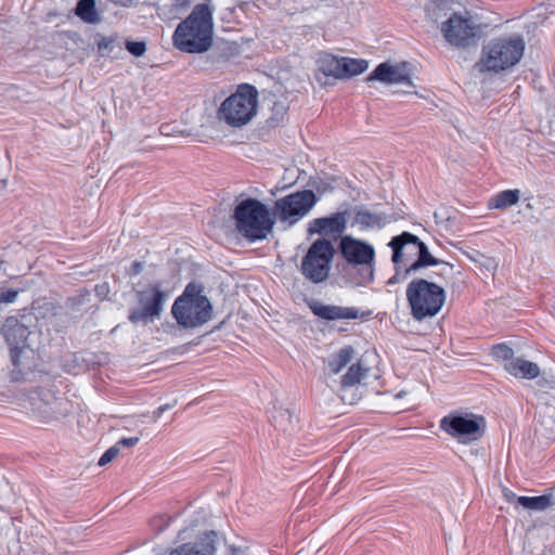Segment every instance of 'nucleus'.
Returning <instances> with one entry per match:
<instances>
[{"label":"nucleus","mask_w":555,"mask_h":555,"mask_svg":"<svg viewBox=\"0 0 555 555\" xmlns=\"http://www.w3.org/2000/svg\"><path fill=\"white\" fill-rule=\"evenodd\" d=\"M427 12L431 21L440 22L441 35L450 46L466 49L477 43L481 26L470 11H453L448 0H439Z\"/></svg>","instance_id":"f257e3e1"},{"label":"nucleus","mask_w":555,"mask_h":555,"mask_svg":"<svg viewBox=\"0 0 555 555\" xmlns=\"http://www.w3.org/2000/svg\"><path fill=\"white\" fill-rule=\"evenodd\" d=\"M215 8L209 3L193 7L172 35L173 46L185 53H204L212 46Z\"/></svg>","instance_id":"f03ea898"},{"label":"nucleus","mask_w":555,"mask_h":555,"mask_svg":"<svg viewBox=\"0 0 555 555\" xmlns=\"http://www.w3.org/2000/svg\"><path fill=\"white\" fill-rule=\"evenodd\" d=\"M233 218L237 232L248 242L267 238L274 225L268 206L253 197L245 198L235 206Z\"/></svg>","instance_id":"7ed1b4c3"},{"label":"nucleus","mask_w":555,"mask_h":555,"mask_svg":"<svg viewBox=\"0 0 555 555\" xmlns=\"http://www.w3.org/2000/svg\"><path fill=\"white\" fill-rule=\"evenodd\" d=\"M202 284L189 283L175 300L171 313L183 328H196L212 318V305L204 294Z\"/></svg>","instance_id":"20e7f679"},{"label":"nucleus","mask_w":555,"mask_h":555,"mask_svg":"<svg viewBox=\"0 0 555 555\" xmlns=\"http://www.w3.org/2000/svg\"><path fill=\"white\" fill-rule=\"evenodd\" d=\"M525 41L518 35L494 38L483 46L476 63L480 73H500L515 66L522 57Z\"/></svg>","instance_id":"39448f33"},{"label":"nucleus","mask_w":555,"mask_h":555,"mask_svg":"<svg viewBox=\"0 0 555 555\" xmlns=\"http://www.w3.org/2000/svg\"><path fill=\"white\" fill-rule=\"evenodd\" d=\"M388 246L392 249V262H398L401 259L403 249H417V258L409 263L408 267L403 269L398 268L395 274L388 280V284L400 283L406 280L412 273L429 266H437L441 263L448 267L450 271L453 269L452 264L434 257L429 253L427 245L410 232H402L401 234L393 236Z\"/></svg>","instance_id":"423d86ee"},{"label":"nucleus","mask_w":555,"mask_h":555,"mask_svg":"<svg viewBox=\"0 0 555 555\" xmlns=\"http://www.w3.org/2000/svg\"><path fill=\"white\" fill-rule=\"evenodd\" d=\"M405 296L411 315L416 321L435 317L446 301V292L442 286L421 278L413 279L408 284Z\"/></svg>","instance_id":"0eeeda50"},{"label":"nucleus","mask_w":555,"mask_h":555,"mask_svg":"<svg viewBox=\"0 0 555 555\" xmlns=\"http://www.w3.org/2000/svg\"><path fill=\"white\" fill-rule=\"evenodd\" d=\"M257 105V89L251 85L244 83L238 86L236 92L222 102L219 108V116L228 125L241 127L254 117Z\"/></svg>","instance_id":"6e6552de"},{"label":"nucleus","mask_w":555,"mask_h":555,"mask_svg":"<svg viewBox=\"0 0 555 555\" xmlns=\"http://www.w3.org/2000/svg\"><path fill=\"white\" fill-rule=\"evenodd\" d=\"M334 253V246L330 241L325 238L314 241L302 257L300 264L302 275L314 284L324 282L328 278Z\"/></svg>","instance_id":"1a4fd4ad"},{"label":"nucleus","mask_w":555,"mask_h":555,"mask_svg":"<svg viewBox=\"0 0 555 555\" xmlns=\"http://www.w3.org/2000/svg\"><path fill=\"white\" fill-rule=\"evenodd\" d=\"M439 427L460 443H469L483 436L486 420L474 413H450L440 420Z\"/></svg>","instance_id":"9d476101"},{"label":"nucleus","mask_w":555,"mask_h":555,"mask_svg":"<svg viewBox=\"0 0 555 555\" xmlns=\"http://www.w3.org/2000/svg\"><path fill=\"white\" fill-rule=\"evenodd\" d=\"M318 203V196L312 190H302L285 195L274 202V217L288 227L295 225L307 216Z\"/></svg>","instance_id":"9b49d317"},{"label":"nucleus","mask_w":555,"mask_h":555,"mask_svg":"<svg viewBox=\"0 0 555 555\" xmlns=\"http://www.w3.org/2000/svg\"><path fill=\"white\" fill-rule=\"evenodd\" d=\"M339 250L348 263L362 266V283H371L374 280L375 250L372 245L351 236H344L339 242Z\"/></svg>","instance_id":"f8f14e48"},{"label":"nucleus","mask_w":555,"mask_h":555,"mask_svg":"<svg viewBox=\"0 0 555 555\" xmlns=\"http://www.w3.org/2000/svg\"><path fill=\"white\" fill-rule=\"evenodd\" d=\"M166 296L167 294L162 289L159 282L151 283L145 289L138 291L137 299L140 307L131 309L128 320L135 324L158 319L163 311Z\"/></svg>","instance_id":"ddd939ff"},{"label":"nucleus","mask_w":555,"mask_h":555,"mask_svg":"<svg viewBox=\"0 0 555 555\" xmlns=\"http://www.w3.org/2000/svg\"><path fill=\"white\" fill-rule=\"evenodd\" d=\"M347 211L335 212L328 217L311 220L308 224V234L339 235L346 230Z\"/></svg>","instance_id":"4468645a"},{"label":"nucleus","mask_w":555,"mask_h":555,"mask_svg":"<svg viewBox=\"0 0 555 555\" xmlns=\"http://www.w3.org/2000/svg\"><path fill=\"white\" fill-rule=\"evenodd\" d=\"M217 534L215 531L204 533L194 542H186L172 548L168 555H215L217 547Z\"/></svg>","instance_id":"2eb2a0df"},{"label":"nucleus","mask_w":555,"mask_h":555,"mask_svg":"<svg viewBox=\"0 0 555 555\" xmlns=\"http://www.w3.org/2000/svg\"><path fill=\"white\" fill-rule=\"evenodd\" d=\"M308 307L315 317L325 321L354 320L359 318V310L354 307L324 305L314 299L308 301Z\"/></svg>","instance_id":"dca6fc26"},{"label":"nucleus","mask_w":555,"mask_h":555,"mask_svg":"<svg viewBox=\"0 0 555 555\" xmlns=\"http://www.w3.org/2000/svg\"><path fill=\"white\" fill-rule=\"evenodd\" d=\"M367 81L378 80L384 83H411L410 77L399 66H393L389 63H380L375 69L366 77Z\"/></svg>","instance_id":"f3484780"},{"label":"nucleus","mask_w":555,"mask_h":555,"mask_svg":"<svg viewBox=\"0 0 555 555\" xmlns=\"http://www.w3.org/2000/svg\"><path fill=\"white\" fill-rule=\"evenodd\" d=\"M504 369L518 378L533 379L540 375V367L537 363L522 358H514L504 364Z\"/></svg>","instance_id":"a211bd4d"},{"label":"nucleus","mask_w":555,"mask_h":555,"mask_svg":"<svg viewBox=\"0 0 555 555\" xmlns=\"http://www.w3.org/2000/svg\"><path fill=\"white\" fill-rule=\"evenodd\" d=\"M29 334L30 332L28 331V328L21 324H16L14 327L9 328L7 331L5 337L10 344H12V340H14L17 336L21 338V344L16 343L11 347L12 362L16 367L22 364L21 356L24 352V349L26 347L25 340L27 339Z\"/></svg>","instance_id":"6ab92c4d"},{"label":"nucleus","mask_w":555,"mask_h":555,"mask_svg":"<svg viewBox=\"0 0 555 555\" xmlns=\"http://www.w3.org/2000/svg\"><path fill=\"white\" fill-rule=\"evenodd\" d=\"M318 66L325 76L341 79V56L323 52L318 59Z\"/></svg>","instance_id":"aec40b11"},{"label":"nucleus","mask_w":555,"mask_h":555,"mask_svg":"<svg viewBox=\"0 0 555 555\" xmlns=\"http://www.w3.org/2000/svg\"><path fill=\"white\" fill-rule=\"evenodd\" d=\"M354 221L362 228H383L390 222V219L386 215L362 209L356 212Z\"/></svg>","instance_id":"412c9836"},{"label":"nucleus","mask_w":555,"mask_h":555,"mask_svg":"<svg viewBox=\"0 0 555 555\" xmlns=\"http://www.w3.org/2000/svg\"><path fill=\"white\" fill-rule=\"evenodd\" d=\"M354 349L351 346L340 348L328 358L327 366L332 374H338L352 359Z\"/></svg>","instance_id":"4be33fe9"},{"label":"nucleus","mask_w":555,"mask_h":555,"mask_svg":"<svg viewBox=\"0 0 555 555\" xmlns=\"http://www.w3.org/2000/svg\"><path fill=\"white\" fill-rule=\"evenodd\" d=\"M519 190H505L492 196L488 203L489 208L505 209L518 203Z\"/></svg>","instance_id":"5701e85b"},{"label":"nucleus","mask_w":555,"mask_h":555,"mask_svg":"<svg viewBox=\"0 0 555 555\" xmlns=\"http://www.w3.org/2000/svg\"><path fill=\"white\" fill-rule=\"evenodd\" d=\"M75 14L85 23L95 24L100 22L94 0H79L75 8Z\"/></svg>","instance_id":"b1692460"},{"label":"nucleus","mask_w":555,"mask_h":555,"mask_svg":"<svg viewBox=\"0 0 555 555\" xmlns=\"http://www.w3.org/2000/svg\"><path fill=\"white\" fill-rule=\"evenodd\" d=\"M517 501L524 508L533 511H545L554 504L553 496L550 494L539 496H518Z\"/></svg>","instance_id":"393cba45"},{"label":"nucleus","mask_w":555,"mask_h":555,"mask_svg":"<svg viewBox=\"0 0 555 555\" xmlns=\"http://www.w3.org/2000/svg\"><path fill=\"white\" fill-rule=\"evenodd\" d=\"M367 65L365 60L341 56V79L362 74Z\"/></svg>","instance_id":"a878e982"},{"label":"nucleus","mask_w":555,"mask_h":555,"mask_svg":"<svg viewBox=\"0 0 555 555\" xmlns=\"http://www.w3.org/2000/svg\"><path fill=\"white\" fill-rule=\"evenodd\" d=\"M367 369L363 367L360 362L349 366L347 373L343 375L340 387L343 390L358 385L361 379L366 375Z\"/></svg>","instance_id":"bb28decb"},{"label":"nucleus","mask_w":555,"mask_h":555,"mask_svg":"<svg viewBox=\"0 0 555 555\" xmlns=\"http://www.w3.org/2000/svg\"><path fill=\"white\" fill-rule=\"evenodd\" d=\"M491 356L495 360L509 362L514 359V350L506 344H498L492 347Z\"/></svg>","instance_id":"cd10ccee"},{"label":"nucleus","mask_w":555,"mask_h":555,"mask_svg":"<svg viewBox=\"0 0 555 555\" xmlns=\"http://www.w3.org/2000/svg\"><path fill=\"white\" fill-rule=\"evenodd\" d=\"M272 115L270 117V122L272 126L278 125L280 121L283 120L284 116L287 113V107L284 102L282 101H274L273 105L271 107Z\"/></svg>","instance_id":"c85d7f7f"},{"label":"nucleus","mask_w":555,"mask_h":555,"mask_svg":"<svg viewBox=\"0 0 555 555\" xmlns=\"http://www.w3.org/2000/svg\"><path fill=\"white\" fill-rule=\"evenodd\" d=\"M42 301L43 302L37 307L39 314L37 315V320L39 318L46 319L50 315H56L59 307L54 302L48 301L47 299H43Z\"/></svg>","instance_id":"c756f323"},{"label":"nucleus","mask_w":555,"mask_h":555,"mask_svg":"<svg viewBox=\"0 0 555 555\" xmlns=\"http://www.w3.org/2000/svg\"><path fill=\"white\" fill-rule=\"evenodd\" d=\"M126 49L134 56H142L146 51V46L143 41H127Z\"/></svg>","instance_id":"7c9ffc66"},{"label":"nucleus","mask_w":555,"mask_h":555,"mask_svg":"<svg viewBox=\"0 0 555 555\" xmlns=\"http://www.w3.org/2000/svg\"><path fill=\"white\" fill-rule=\"evenodd\" d=\"M171 518L169 516L160 515L152 519V526L154 530L159 533L164 531L170 524Z\"/></svg>","instance_id":"2f4dec72"},{"label":"nucleus","mask_w":555,"mask_h":555,"mask_svg":"<svg viewBox=\"0 0 555 555\" xmlns=\"http://www.w3.org/2000/svg\"><path fill=\"white\" fill-rule=\"evenodd\" d=\"M416 253H417V249H409V248L403 249L401 259L398 262H393L396 266V270L398 268L403 269V268L408 267L409 266L408 263L412 260V258L414 256H416Z\"/></svg>","instance_id":"473e14b6"},{"label":"nucleus","mask_w":555,"mask_h":555,"mask_svg":"<svg viewBox=\"0 0 555 555\" xmlns=\"http://www.w3.org/2000/svg\"><path fill=\"white\" fill-rule=\"evenodd\" d=\"M119 453V449L118 447H116L115 444L111 448H108L103 454L102 456L100 457L98 464L100 466H104L106 464H108L109 462H112Z\"/></svg>","instance_id":"72a5a7b5"},{"label":"nucleus","mask_w":555,"mask_h":555,"mask_svg":"<svg viewBox=\"0 0 555 555\" xmlns=\"http://www.w3.org/2000/svg\"><path fill=\"white\" fill-rule=\"evenodd\" d=\"M18 292L15 289H5L0 292V304H11L14 302Z\"/></svg>","instance_id":"f704fd0d"},{"label":"nucleus","mask_w":555,"mask_h":555,"mask_svg":"<svg viewBox=\"0 0 555 555\" xmlns=\"http://www.w3.org/2000/svg\"><path fill=\"white\" fill-rule=\"evenodd\" d=\"M140 439H141V435L140 436H135V437L121 438L120 440H118L115 443V446L118 447L119 450H120L121 447L122 448H132V447L138 444Z\"/></svg>","instance_id":"c9c22d12"},{"label":"nucleus","mask_w":555,"mask_h":555,"mask_svg":"<svg viewBox=\"0 0 555 555\" xmlns=\"http://www.w3.org/2000/svg\"><path fill=\"white\" fill-rule=\"evenodd\" d=\"M176 404V401L172 403V404H169V403H166V404H163L160 406H158L154 412H153V418H154V422H157V420L162 416V414L171 409L172 406H175Z\"/></svg>","instance_id":"e433bc0d"},{"label":"nucleus","mask_w":555,"mask_h":555,"mask_svg":"<svg viewBox=\"0 0 555 555\" xmlns=\"http://www.w3.org/2000/svg\"><path fill=\"white\" fill-rule=\"evenodd\" d=\"M114 40L111 39V38H103L99 43H98V47H99V50H108L111 49L112 44H113Z\"/></svg>","instance_id":"4c0bfd02"},{"label":"nucleus","mask_w":555,"mask_h":555,"mask_svg":"<svg viewBox=\"0 0 555 555\" xmlns=\"http://www.w3.org/2000/svg\"><path fill=\"white\" fill-rule=\"evenodd\" d=\"M143 270V262L141 261H134L130 267V273L133 275H138Z\"/></svg>","instance_id":"58836bf2"},{"label":"nucleus","mask_w":555,"mask_h":555,"mask_svg":"<svg viewBox=\"0 0 555 555\" xmlns=\"http://www.w3.org/2000/svg\"><path fill=\"white\" fill-rule=\"evenodd\" d=\"M242 550L238 546L231 545L229 546V555H241Z\"/></svg>","instance_id":"ea45409f"},{"label":"nucleus","mask_w":555,"mask_h":555,"mask_svg":"<svg viewBox=\"0 0 555 555\" xmlns=\"http://www.w3.org/2000/svg\"><path fill=\"white\" fill-rule=\"evenodd\" d=\"M0 184H1V189H2V188H4V185H5V181H4V180H1V181H0Z\"/></svg>","instance_id":"a19ab883"}]
</instances>
